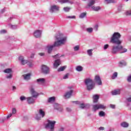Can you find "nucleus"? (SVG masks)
Masks as SVG:
<instances>
[{
  "mask_svg": "<svg viewBox=\"0 0 131 131\" xmlns=\"http://www.w3.org/2000/svg\"><path fill=\"white\" fill-rule=\"evenodd\" d=\"M120 37H121V35L118 32H115L111 37L110 42L113 45H117L116 46H112V54H117L118 52H120V54H122L127 52V49L123 48L122 46L120 45L121 43H122V40H120Z\"/></svg>",
  "mask_w": 131,
  "mask_h": 131,
  "instance_id": "obj_1",
  "label": "nucleus"
},
{
  "mask_svg": "<svg viewBox=\"0 0 131 131\" xmlns=\"http://www.w3.org/2000/svg\"><path fill=\"white\" fill-rule=\"evenodd\" d=\"M55 41L53 45L49 44L46 47V50H47L48 53L51 54L53 51V49L55 47H61L66 43V41L67 40V38L64 36L63 34L59 33L55 35Z\"/></svg>",
  "mask_w": 131,
  "mask_h": 131,
  "instance_id": "obj_2",
  "label": "nucleus"
},
{
  "mask_svg": "<svg viewBox=\"0 0 131 131\" xmlns=\"http://www.w3.org/2000/svg\"><path fill=\"white\" fill-rule=\"evenodd\" d=\"M85 85H86L88 91H92L95 89V82L91 78H86L84 80Z\"/></svg>",
  "mask_w": 131,
  "mask_h": 131,
  "instance_id": "obj_3",
  "label": "nucleus"
},
{
  "mask_svg": "<svg viewBox=\"0 0 131 131\" xmlns=\"http://www.w3.org/2000/svg\"><path fill=\"white\" fill-rule=\"evenodd\" d=\"M56 121L48 120V123L45 125V128L49 131L55 130V125L56 124Z\"/></svg>",
  "mask_w": 131,
  "mask_h": 131,
  "instance_id": "obj_4",
  "label": "nucleus"
},
{
  "mask_svg": "<svg viewBox=\"0 0 131 131\" xmlns=\"http://www.w3.org/2000/svg\"><path fill=\"white\" fill-rule=\"evenodd\" d=\"M4 73H7V75H6V78L7 79H12V77H13V70L12 69H6L3 71Z\"/></svg>",
  "mask_w": 131,
  "mask_h": 131,
  "instance_id": "obj_5",
  "label": "nucleus"
},
{
  "mask_svg": "<svg viewBox=\"0 0 131 131\" xmlns=\"http://www.w3.org/2000/svg\"><path fill=\"white\" fill-rule=\"evenodd\" d=\"M93 108L94 111L96 112L97 110H99V109H106V107L105 105L101 104H97L93 105Z\"/></svg>",
  "mask_w": 131,
  "mask_h": 131,
  "instance_id": "obj_6",
  "label": "nucleus"
},
{
  "mask_svg": "<svg viewBox=\"0 0 131 131\" xmlns=\"http://www.w3.org/2000/svg\"><path fill=\"white\" fill-rule=\"evenodd\" d=\"M60 11V7L57 5H52L50 8V13H55V12H59Z\"/></svg>",
  "mask_w": 131,
  "mask_h": 131,
  "instance_id": "obj_7",
  "label": "nucleus"
},
{
  "mask_svg": "<svg viewBox=\"0 0 131 131\" xmlns=\"http://www.w3.org/2000/svg\"><path fill=\"white\" fill-rule=\"evenodd\" d=\"M41 71L44 74H49L50 73V68L46 65L42 66Z\"/></svg>",
  "mask_w": 131,
  "mask_h": 131,
  "instance_id": "obj_8",
  "label": "nucleus"
},
{
  "mask_svg": "<svg viewBox=\"0 0 131 131\" xmlns=\"http://www.w3.org/2000/svg\"><path fill=\"white\" fill-rule=\"evenodd\" d=\"M53 106L55 110H57L59 112H62L63 111V107H62V105H61L60 104H59L58 103H54L53 104Z\"/></svg>",
  "mask_w": 131,
  "mask_h": 131,
  "instance_id": "obj_9",
  "label": "nucleus"
},
{
  "mask_svg": "<svg viewBox=\"0 0 131 131\" xmlns=\"http://www.w3.org/2000/svg\"><path fill=\"white\" fill-rule=\"evenodd\" d=\"M18 61L21 65H25L28 63V60L24 59V56H20L18 57Z\"/></svg>",
  "mask_w": 131,
  "mask_h": 131,
  "instance_id": "obj_10",
  "label": "nucleus"
},
{
  "mask_svg": "<svg viewBox=\"0 0 131 131\" xmlns=\"http://www.w3.org/2000/svg\"><path fill=\"white\" fill-rule=\"evenodd\" d=\"M36 82L40 85H45V83H46V79L43 78L37 79L36 80Z\"/></svg>",
  "mask_w": 131,
  "mask_h": 131,
  "instance_id": "obj_11",
  "label": "nucleus"
},
{
  "mask_svg": "<svg viewBox=\"0 0 131 131\" xmlns=\"http://www.w3.org/2000/svg\"><path fill=\"white\" fill-rule=\"evenodd\" d=\"M33 35L36 38H39L41 36V31L40 30H36L33 33Z\"/></svg>",
  "mask_w": 131,
  "mask_h": 131,
  "instance_id": "obj_12",
  "label": "nucleus"
},
{
  "mask_svg": "<svg viewBox=\"0 0 131 131\" xmlns=\"http://www.w3.org/2000/svg\"><path fill=\"white\" fill-rule=\"evenodd\" d=\"M73 93V90H70V91L67 92L64 95V97L65 99H69L71 96H72V94Z\"/></svg>",
  "mask_w": 131,
  "mask_h": 131,
  "instance_id": "obj_13",
  "label": "nucleus"
},
{
  "mask_svg": "<svg viewBox=\"0 0 131 131\" xmlns=\"http://www.w3.org/2000/svg\"><path fill=\"white\" fill-rule=\"evenodd\" d=\"M30 91L31 92V94L32 95L34 98H36V97L38 96V94H37V92H36V91L34 90V88L31 87L30 89Z\"/></svg>",
  "mask_w": 131,
  "mask_h": 131,
  "instance_id": "obj_14",
  "label": "nucleus"
},
{
  "mask_svg": "<svg viewBox=\"0 0 131 131\" xmlns=\"http://www.w3.org/2000/svg\"><path fill=\"white\" fill-rule=\"evenodd\" d=\"M30 91L31 92V94L32 95L34 98H36V97L38 96V94H37V92H36V91L34 90V88L31 87L30 89Z\"/></svg>",
  "mask_w": 131,
  "mask_h": 131,
  "instance_id": "obj_15",
  "label": "nucleus"
},
{
  "mask_svg": "<svg viewBox=\"0 0 131 131\" xmlns=\"http://www.w3.org/2000/svg\"><path fill=\"white\" fill-rule=\"evenodd\" d=\"M95 80L98 85H102V81L101 80L100 76L96 75L95 77Z\"/></svg>",
  "mask_w": 131,
  "mask_h": 131,
  "instance_id": "obj_16",
  "label": "nucleus"
},
{
  "mask_svg": "<svg viewBox=\"0 0 131 131\" xmlns=\"http://www.w3.org/2000/svg\"><path fill=\"white\" fill-rule=\"evenodd\" d=\"M58 3L60 4H71V5L73 4V2L71 1V0H58Z\"/></svg>",
  "mask_w": 131,
  "mask_h": 131,
  "instance_id": "obj_17",
  "label": "nucleus"
},
{
  "mask_svg": "<svg viewBox=\"0 0 131 131\" xmlns=\"http://www.w3.org/2000/svg\"><path fill=\"white\" fill-rule=\"evenodd\" d=\"M27 101L29 104H33L35 101V99L33 98V97H30L27 98Z\"/></svg>",
  "mask_w": 131,
  "mask_h": 131,
  "instance_id": "obj_18",
  "label": "nucleus"
},
{
  "mask_svg": "<svg viewBox=\"0 0 131 131\" xmlns=\"http://www.w3.org/2000/svg\"><path fill=\"white\" fill-rule=\"evenodd\" d=\"M61 64V61H60V59H57L55 61L54 63V68H58V66Z\"/></svg>",
  "mask_w": 131,
  "mask_h": 131,
  "instance_id": "obj_19",
  "label": "nucleus"
},
{
  "mask_svg": "<svg viewBox=\"0 0 131 131\" xmlns=\"http://www.w3.org/2000/svg\"><path fill=\"white\" fill-rule=\"evenodd\" d=\"M8 27L9 28H10V29H13V30L18 29V25H12L10 24L8 25Z\"/></svg>",
  "mask_w": 131,
  "mask_h": 131,
  "instance_id": "obj_20",
  "label": "nucleus"
},
{
  "mask_svg": "<svg viewBox=\"0 0 131 131\" xmlns=\"http://www.w3.org/2000/svg\"><path fill=\"white\" fill-rule=\"evenodd\" d=\"M31 76V74H30V73H28L27 74H24L23 75L25 80H29V79H30Z\"/></svg>",
  "mask_w": 131,
  "mask_h": 131,
  "instance_id": "obj_21",
  "label": "nucleus"
},
{
  "mask_svg": "<svg viewBox=\"0 0 131 131\" xmlns=\"http://www.w3.org/2000/svg\"><path fill=\"white\" fill-rule=\"evenodd\" d=\"M120 125L122 127L127 128L128 127L129 124H128V123L126 122H122V123H121Z\"/></svg>",
  "mask_w": 131,
  "mask_h": 131,
  "instance_id": "obj_22",
  "label": "nucleus"
},
{
  "mask_svg": "<svg viewBox=\"0 0 131 131\" xmlns=\"http://www.w3.org/2000/svg\"><path fill=\"white\" fill-rule=\"evenodd\" d=\"M99 96L98 95H94L93 96V103H97L99 101Z\"/></svg>",
  "mask_w": 131,
  "mask_h": 131,
  "instance_id": "obj_23",
  "label": "nucleus"
},
{
  "mask_svg": "<svg viewBox=\"0 0 131 131\" xmlns=\"http://www.w3.org/2000/svg\"><path fill=\"white\" fill-rule=\"evenodd\" d=\"M39 114L41 117L43 118L45 117V116L46 115V113H45V111L42 110V109H39Z\"/></svg>",
  "mask_w": 131,
  "mask_h": 131,
  "instance_id": "obj_24",
  "label": "nucleus"
},
{
  "mask_svg": "<svg viewBox=\"0 0 131 131\" xmlns=\"http://www.w3.org/2000/svg\"><path fill=\"white\" fill-rule=\"evenodd\" d=\"M112 94L113 96H115L116 95H119V94H120V90L117 89V90H114V91L112 92Z\"/></svg>",
  "mask_w": 131,
  "mask_h": 131,
  "instance_id": "obj_25",
  "label": "nucleus"
},
{
  "mask_svg": "<svg viewBox=\"0 0 131 131\" xmlns=\"http://www.w3.org/2000/svg\"><path fill=\"white\" fill-rule=\"evenodd\" d=\"M55 100H56V97L55 96L50 97L48 99V103H53V102H55Z\"/></svg>",
  "mask_w": 131,
  "mask_h": 131,
  "instance_id": "obj_26",
  "label": "nucleus"
},
{
  "mask_svg": "<svg viewBox=\"0 0 131 131\" xmlns=\"http://www.w3.org/2000/svg\"><path fill=\"white\" fill-rule=\"evenodd\" d=\"M96 3V1L95 0H90L89 2V3L88 4V7H92V6L95 5Z\"/></svg>",
  "mask_w": 131,
  "mask_h": 131,
  "instance_id": "obj_27",
  "label": "nucleus"
},
{
  "mask_svg": "<svg viewBox=\"0 0 131 131\" xmlns=\"http://www.w3.org/2000/svg\"><path fill=\"white\" fill-rule=\"evenodd\" d=\"M93 49H89L87 50V55L90 57H92L93 56Z\"/></svg>",
  "mask_w": 131,
  "mask_h": 131,
  "instance_id": "obj_28",
  "label": "nucleus"
},
{
  "mask_svg": "<svg viewBox=\"0 0 131 131\" xmlns=\"http://www.w3.org/2000/svg\"><path fill=\"white\" fill-rule=\"evenodd\" d=\"M92 9L93 11L98 12V11H99V10H101V7H100V6H97V7L93 6L92 7Z\"/></svg>",
  "mask_w": 131,
  "mask_h": 131,
  "instance_id": "obj_29",
  "label": "nucleus"
},
{
  "mask_svg": "<svg viewBox=\"0 0 131 131\" xmlns=\"http://www.w3.org/2000/svg\"><path fill=\"white\" fill-rule=\"evenodd\" d=\"M85 16H86V12H82L79 16V18H80V19H82L85 18Z\"/></svg>",
  "mask_w": 131,
  "mask_h": 131,
  "instance_id": "obj_30",
  "label": "nucleus"
},
{
  "mask_svg": "<svg viewBox=\"0 0 131 131\" xmlns=\"http://www.w3.org/2000/svg\"><path fill=\"white\" fill-rule=\"evenodd\" d=\"M76 70L77 71H78L79 72H80L81 71H82V70H83V68H82V67L81 66H78L76 68Z\"/></svg>",
  "mask_w": 131,
  "mask_h": 131,
  "instance_id": "obj_31",
  "label": "nucleus"
},
{
  "mask_svg": "<svg viewBox=\"0 0 131 131\" xmlns=\"http://www.w3.org/2000/svg\"><path fill=\"white\" fill-rule=\"evenodd\" d=\"M67 66L60 67L58 69V72H60L61 71H64L66 69V68H67Z\"/></svg>",
  "mask_w": 131,
  "mask_h": 131,
  "instance_id": "obj_32",
  "label": "nucleus"
},
{
  "mask_svg": "<svg viewBox=\"0 0 131 131\" xmlns=\"http://www.w3.org/2000/svg\"><path fill=\"white\" fill-rule=\"evenodd\" d=\"M105 4H111L112 3H116V0H104Z\"/></svg>",
  "mask_w": 131,
  "mask_h": 131,
  "instance_id": "obj_33",
  "label": "nucleus"
},
{
  "mask_svg": "<svg viewBox=\"0 0 131 131\" xmlns=\"http://www.w3.org/2000/svg\"><path fill=\"white\" fill-rule=\"evenodd\" d=\"M118 75V73L116 72H114L113 74V75L112 76V79H115V78H116L117 77Z\"/></svg>",
  "mask_w": 131,
  "mask_h": 131,
  "instance_id": "obj_34",
  "label": "nucleus"
},
{
  "mask_svg": "<svg viewBox=\"0 0 131 131\" xmlns=\"http://www.w3.org/2000/svg\"><path fill=\"white\" fill-rule=\"evenodd\" d=\"M94 29H93V28H87L86 29V31H87L88 33H92Z\"/></svg>",
  "mask_w": 131,
  "mask_h": 131,
  "instance_id": "obj_35",
  "label": "nucleus"
},
{
  "mask_svg": "<svg viewBox=\"0 0 131 131\" xmlns=\"http://www.w3.org/2000/svg\"><path fill=\"white\" fill-rule=\"evenodd\" d=\"M106 114H105V112L101 111L99 113V116H100V117H102L103 116H105Z\"/></svg>",
  "mask_w": 131,
  "mask_h": 131,
  "instance_id": "obj_36",
  "label": "nucleus"
},
{
  "mask_svg": "<svg viewBox=\"0 0 131 131\" xmlns=\"http://www.w3.org/2000/svg\"><path fill=\"white\" fill-rule=\"evenodd\" d=\"M34 118L35 119H36V120H40V119H41V117H40V116H39V115L38 114H36L35 116H34Z\"/></svg>",
  "mask_w": 131,
  "mask_h": 131,
  "instance_id": "obj_37",
  "label": "nucleus"
},
{
  "mask_svg": "<svg viewBox=\"0 0 131 131\" xmlns=\"http://www.w3.org/2000/svg\"><path fill=\"white\" fill-rule=\"evenodd\" d=\"M120 66H125L126 65V62L125 61L122 60L119 62Z\"/></svg>",
  "mask_w": 131,
  "mask_h": 131,
  "instance_id": "obj_38",
  "label": "nucleus"
},
{
  "mask_svg": "<svg viewBox=\"0 0 131 131\" xmlns=\"http://www.w3.org/2000/svg\"><path fill=\"white\" fill-rule=\"evenodd\" d=\"M125 15L126 16H131V10H127L125 12Z\"/></svg>",
  "mask_w": 131,
  "mask_h": 131,
  "instance_id": "obj_39",
  "label": "nucleus"
},
{
  "mask_svg": "<svg viewBox=\"0 0 131 131\" xmlns=\"http://www.w3.org/2000/svg\"><path fill=\"white\" fill-rule=\"evenodd\" d=\"M74 50L75 52H77V51H79V46L77 45L74 47Z\"/></svg>",
  "mask_w": 131,
  "mask_h": 131,
  "instance_id": "obj_40",
  "label": "nucleus"
},
{
  "mask_svg": "<svg viewBox=\"0 0 131 131\" xmlns=\"http://www.w3.org/2000/svg\"><path fill=\"white\" fill-rule=\"evenodd\" d=\"M71 9V8L68 7H66L63 8V10L64 12H69V11H70Z\"/></svg>",
  "mask_w": 131,
  "mask_h": 131,
  "instance_id": "obj_41",
  "label": "nucleus"
},
{
  "mask_svg": "<svg viewBox=\"0 0 131 131\" xmlns=\"http://www.w3.org/2000/svg\"><path fill=\"white\" fill-rule=\"evenodd\" d=\"M122 7H123V6L122 5V4L120 5L118 7V11L119 12H121V11H122Z\"/></svg>",
  "mask_w": 131,
  "mask_h": 131,
  "instance_id": "obj_42",
  "label": "nucleus"
},
{
  "mask_svg": "<svg viewBox=\"0 0 131 131\" xmlns=\"http://www.w3.org/2000/svg\"><path fill=\"white\" fill-rule=\"evenodd\" d=\"M79 108H81V109H84L85 104L84 103L80 104Z\"/></svg>",
  "mask_w": 131,
  "mask_h": 131,
  "instance_id": "obj_43",
  "label": "nucleus"
},
{
  "mask_svg": "<svg viewBox=\"0 0 131 131\" xmlns=\"http://www.w3.org/2000/svg\"><path fill=\"white\" fill-rule=\"evenodd\" d=\"M20 101H23L26 100V97L24 96H21L20 97Z\"/></svg>",
  "mask_w": 131,
  "mask_h": 131,
  "instance_id": "obj_44",
  "label": "nucleus"
},
{
  "mask_svg": "<svg viewBox=\"0 0 131 131\" xmlns=\"http://www.w3.org/2000/svg\"><path fill=\"white\" fill-rule=\"evenodd\" d=\"M5 33H7L6 30H2L0 31V34H5Z\"/></svg>",
  "mask_w": 131,
  "mask_h": 131,
  "instance_id": "obj_45",
  "label": "nucleus"
},
{
  "mask_svg": "<svg viewBox=\"0 0 131 131\" xmlns=\"http://www.w3.org/2000/svg\"><path fill=\"white\" fill-rule=\"evenodd\" d=\"M69 76V73L66 74L63 77V79H67Z\"/></svg>",
  "mask_w": 131,
  "mask_h": 131,
  "instance_id": "obj_46",
  "label": "nucleus"
},
{
  "mask_svg": "<svg viewBox=\"0 0 131 131\" xmlns=\"http://www.w3.org/2000/svg\"><path fill=\"white\" fill-rule=\"evenodd\" d=\"M109 48V45L106 44L104 46L103 49L104 50H107Z\"/></svg>",
  "mask_w": 131,
  "mask_h": 131,
  "instance_id": "obj_47",
  "label": "nucleus"
},
{
  "mask_svg": "<svg viewBox=\"0 0 131 131\" xmlns=\"http://www.w3.org/2000/svg\"><path fill=\"white\" fill-rule=\"evenodd\" d=\"M127 80L128 82H131V75H129L127 77Z\"/></svg>",
  "mask_w": 131,
  "mask_h": 131,
  "instance_id": "obj_48",
  "label": "nucleus"
},
{
  "mask_svg": "<svg viewBox=\"0 0 131 131\" xmlns=\"http://www.w3.org/2000/svg\"><path fill=\"white\" fill-rule=\"evenodd\" d=\"M28 65L29 67H32L33 66V63L32 62H28Z\"/></svg>",
  "mask_w": 131,
  "mask_h": 131,
  "instance_id": "obj_49",
  "label": "nucleus"
},
{
  "mask_svg": "<svg viewBox=\"0 0 131 131\" xmlns=\"http://www.w3.org/2000/svg\"><path fill=\"white\" fill-rule=\"evenodd\" d=\"M67 18L68 19H75V16L73 15V16H67Z\"/></svg>",
  "mask_w": 131,
  "mask_h": 131,
  "instance_id": "obj_50",
  "label": "nucleus"
},
{
  "mask_svg": "<svg viewBox=\"0 0 131 131\" xmlns=\"http://www.w3.org/2000/svg\"><path fill=\"white\" fill-rule=\"evenodd\" d=\"M16 113H17V110H16V108H12V114H16Z\"/></svg>",
  "mask_w": 131,
  "mask_h": 131,
  "instance_id": "obj_51",
  "label": "nucleus"
},
{
  "mask_svg": "<svg viewBox=\"0 0 131 131\" xmlns=\"http://www.w3.org/2000/svg\"><path fill=\"white\" fill-rule=\"evenodd\" d=\"M6 12V8H3L2 10L0 11V14H4V12Z\"/></svg>",
  "mask_w": 131,
  "mask_h": 131,
  "instance_id": "obj_52",
  "label": "nucleus"
},
{
  "mask_svg": "<svg viewBox=\"0 0 131 131\" xmlns=\"http://www.w3.org/2000/svg\"><path fill=\"white\" fill-rule=\"evenodd\" d=\"M45 55H46V53H38V55L40 56L41 57H43V56H45Z\"/></svg>",
  "mask_w": 131,
  "mask_h": 131,
  "instance_id": "obj_53",
  "label": "nucleus"
},
{
  "mask_svg": "<svg viewBox=\"0 0 131 131\" xmlns=\"http://www.w3.org/2000/svg\"><path fill=\"white\" fill-rule=\"evenodd\" d=\"M85 108H90L91 107V105L89 103L85 104Z\"/></svg>",
  "mask_w": 131,
  "mask_h": 131,
  "instance_id": "obj_54",
  "label": "nucleus"
},
{
  "mask_svg": "<svg viewBox=\"0 0 131 131\" xmlns=\"http://www.w3.org/2000/svg\"><path fill=\"white\" fill-rule=\"evenodd\" d=\"M35 48H36V49H40V45H39V44H36V45H35Z\"/></svg>",
  "mask_w": 131,
  "mask_h": 131,
  "instance_id": "obj_55",
  "label": "nucleus"
},
{
  "mask_svg": "<svg viewBox=\"0 0 131 131\" xmlns=\"http://www.w3.org/2000/svg\"><path fill=\"white\" fill-rule=\"evenodd\" d=\"M110 107L112 109H115V105L114 104H110Z\"/></svg>",
  "mask_w": 131,
  "mask_h": 131,
  "instance_id": "obj_56",
  "label": "nucleus"
},
{
  "mask_svg": "<svg viewBox=\"0 0 131 131\" xmlns=\"http://www.w3.org/2000/svg\"><path fill=\"white\" fill-rule=\"evenodd\" d=\"M66 110H67V111H68V112H71V108H70L69 107H67Z\"/></svg>",
  "mask_w": 131,
  "mask_h": 131,
  "instance_id": "obj_57",
  "label": "nucleus"
},
{
  "mask_svg": "<svg viewBox=\"0 0 131 131\" xmlns=\"http://www.w3.org/2000/svg\"><path fill=\"white\" fill-rule=\"evenodd\" d=\"M12 115H13L12 114H10L9 115H8L7 117V119H9L10 117H12Z\"/></svg>",
  "mask_w": 131,
  "mask_h": 131,
  "instance_id": "obj_58",
  "label": "nucleus"
},
{
  "mask_svg": "<svg viewBox=\"0 0 131 131\" xmlns=\"http://www.w3.org/2000/svg\"><path fill=\"white\" fill-rule=\"evenodd\" d=\"M53 58H55V59L59 57V54H56L55 56H52Z\"/></svg>",
  "mask_w": 131,
  "mask_h": 131,
  "instance_id": "obj_59",
  "label": "nucleus"
},
{
  "mask_svg": "<svg viewBox=\"0 0 131 131\" xmlns=\"http://www.w3.org/2000/svg\"><path fill=\"white\" fill-rule=\"evenodd\" d=\"M35 54L34 53H32L31 55V59H33V58H34V56H35Z\"/></svg>",
  "mask_w": 131,
  "mask_h": 131,
  "instance_id": "obj_60",
  "label": "nucleus"
},
{
  "mask_svg": "<svg viewBox=\"0 0 131 131\" xmlns=\"http://www.w3.org/2000/svg\"><path fill=\"white\" fill-rule=\"evenodd\" d=\"M94 30H95V31H98V25L95 26Z\"/></svg>",
  "mask_w": 131,
  "mask_h": 131,
  "instance_id": "obj_61",
  "label": "nucleus"
},
{
  "mask_svg": "<svg viewBox=\"0 0 131 131\" xmlns=\"http://www.w3.org/2000/svg\"><path fill=\"white\" fill-rule=\"evenodd\" d=\"M99 129L100 130H104L105 129V128H104V127H100L99 128Z\"/></svg>",
  "mask_w": 131,
  "mask_h": 131,
  "instance_id": "obj_62",
  "label": "nucleus"
},
{
  "mask_svg": "<svg viewBox=\"0 0 131 131\" xmlns=\"http://www.w3.org/2000/svg\"><path fill=\"white\" fill-rule=\"evenodd\" d=\"M127 101L128 102H131V97H129V98H127Z\"/></svg>",
  "mask_w": 131,
  "mask_h": 131,
  "instance_id": "obj_63",
  "label": "nucleus"
},
{
  "mask_svg": "<svg viewBox=\"0 0 131 131\" xmlns=\"http://www.w3.org/2000/svg\"><path fill=\"white\" fill-rule=\"evenodd\" d=\"M58 131H64V128L63 127H60Z\"/></svg>",
  "mask_w": 131,
  "mask_h": 131,
  "instance_id": "obj_64",
  "label": "nucleus"
}]
</instances>
